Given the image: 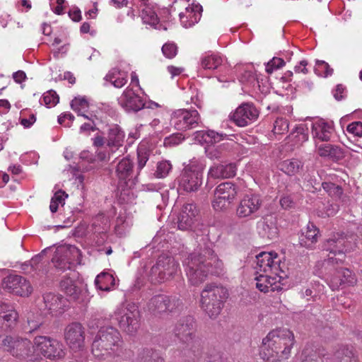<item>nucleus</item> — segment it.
<instances>
[{
  "instance_id": "f257e3e1",
  "label": "nucleus",
  "mask_w": 362,
  "mask_h": 362,
  "mask_svg": "<svg viewBox=\"0 0 362 362\" xmlns=\"http://www.w3.org/2000/svg\"><path fill=\"white\" fill-rule=\"evenodd\" d=\"M183 264L188 280L193 286L204 282L209 274L219 275L223 271V262L209 247L196 250Z\"/></svg>"
},
{
  "instance_id": "f03ea898",
  "label": "nucleus",
  "mask_w": 362,
  "mask_h": 362,
  "mask_svg": "<svg viewBox=\"0 0 362 362\" xmlns=\"http://www.w3.org/2000/svg\"><path fill=\"white\" fill-rule=\"evenodd\" d=\"M122 343L119 332L112 327L100 328L92 344V353L100 358L117 351Z\"/></svg>"
},
{
  "instance_id": "7ed1b4c3",
  "label": "nucleus",
  "mask_w": 362,
  "mask_h": 362,
  "mask_svg": "<svg viewBox=\"0 0 362 362\" xmlns=\"http://www.w3.org/2000/svg\"><path fill=\"white\" fill-rule=\"evenodd\" d=\"M204 168V163L197 159H192L185 165L177 178L178 192L190 193L198 191L202 185Z\"/></svg>"
},
{
  "instance_id": "20e7f679",
  "label": "nucleus",
  "mask_w": 362,
  "mask_h": 362,
  "mask_svg": "<svg viewBox=\"0 0 362 362\" xmlns=\"http://www.w3.org/2000/svg\"><path fill=\"white\" fill-rule=\"evenodd\" d=\"M227 297L226 288L213 284H207L201 293V307L211 318H215L221 313L223 302Z\"/></svg>"
},
{
  "instance_id": "39448f33",
  "label": "nucleus",
  "mask_w": 362,
  "mask_h": 362,
  "mask_svg": "<svg viewBox=\"0 0 362 362\" xmlns=\"http://www.w3.org/2000/svg\"><path fill=\"white\" fill-rule=\"evenodd\" d=\"M34 354L35 360L46 358L57 361L63 358L66 349L63 344L47 336H37L34 338Z\"/></svg>"
},
{
  "instance_id": "423d86ee",
  "label": "nucleus",
  "mask_w": 362,
  "mask_h": 362,
  "mask_svg": "<svg viewBox=\"0 0 362 362\" xmlns=\"http://www.w3.org/2000/svg\"><path fill=\"white\" fill-rule=\"evenodd\" d=\"M295 342L293 334L286 328H278L270 331L263 338L260 351L276 349L279 344L283 343L284 348L280 351L281 356L289 357Z\"/></svg>"
},
{
  "instance_id": "0eeeda50",
  "label": "nucleus",
  "mask_w": 362,
  "mask_h": 362,
  "mask_svg": "<svg viewBox=\"0 0 362 362\" xmlns=\"http://www.w3.org/2000/svg\"><path fill=\"white\" fill-rule=\"evenodd\" d=\"M112 318L124 332L134 334L139 328V311L134 303H122L117 307Z\"/></svg>"
},
{
  "instance_id": "6e6552de",
  "label": "nucleus",
  "mask_w": 362,
  "mask_h": 362,
  "mask_svg": "<svg viewBox=\"0 0 362 362\" xmlns=\"http://www.w3.org/2000/svg\"><path fill=\"white\" fill-rule=\"evenodd\" d=\"M323 247L329 253L328 262L337 264L344 261L346 254L354 249V245L337 232L331 234Z\"/></svg>"
},
{
  "instance_id": "1a4fd4ad",
  "label": "nucleus",
  "mask_w": 362,
  "mask_h": 362,
  "mask_svg": "<svg viewBox=\"0 0 362 362\" xmlns=\"http://www.w3.org/2000/svg\"><path fill=\"white\" fill-rule=\"evenodd\" d=\"M81 253L78 248L71 245H61L55 247L52 262L61 270L70 269L71 265L81 264Z\"/></svg>"
},
{
  "instance_id": "9d476101",
  "label": "nucleus",
  "mask_w": 362,
  "mask_h": 362,
  "mask_svg": "<svg viewBox=\"0 0 362 362\" xmlns=\"http://www.w3.org/2000/svg\"><path fill=\"white\" fill-rule=\"evenodd\" d=\"M257 273H270L277 274L283 270L288 274V268L285 262H281V258L275 252H262L256 256Z\"/></svg>"
},
{
  "instance_id": "9b49d317",
  "label": "nucleus",
  "mask_w": 362,
  "mask_h": 362,
  "mask_svg": "<svg viewBox=\"0 0 362 362\" xmlns=\"http://www.w3.org/2000/svg\"><path fill=\"white\" fill-rule=\"evenodd\" d=\"M2 344L13 356L35 361L34 341L18 337L7 336L2 340Z\"/></svg>"
},
{
  "instance_id": "f8f14e48",
  "label": "nucleus",
  "mask_w": 362,
  "mask_h": 362,
  "mask_svg": "<svg viewBox=\"0 0 362 362\" xmlns=\"http://www.w3.org/2000/svg\"><path fill=\"white\" fill-rule=\"evenodd\" d=\"M171 124L180 131L194 129L201 123V118L196 110L179 109L171 115Z\"/></svg>"
},
{
  "instance_id": "ddd939ff",
  "label": "nucleus",
  "mask_w": 362,
  "mask_h": 362,
  "mask_svg": "<svg viewBox=\"0 0 362 362\" xmlns=\"http://www.w3.org/2000/svg\"><path fill=\"white\" fill-rule=\"evenodd\" d=\"M288 277V274H286L283 270L277 274L270 273L259 274L255 277L256 287L264 293L280 291L283 289L284 286L287 284Z\"/></svg>"
},
{
  "instance_id": "4468645a",
  "label": "nucleus",
  "mask_w": 362,
  "mask_h": 362,
  "mask_svg": "<svg viewBox=\"0 0 362 362\" xmlns=\"http://www.w3.org/2000/svg\"><path fill=\"white\" fill-rule=\"evenodd\" d=\"M179 264L174 258L160 255L157 263L151 269L152 274L157 276L158 282L171 279L178 272Z\"/></svg>"
},
{
  "instance_id": "2eb2a0df",
  "label": "nucleus",
  "mask_w": 362,
  "mask_h": 362,
  "mask_svg": "<svg viewBox=\"0 0 362 362\" xmlns=\"http://www.w3.org/2000/svg\"><path fill=\"white\" fill-rule=\"evenodd\" d=\"M171 223L177 226H192L199 219V210L194 204L189 203L182 206L180 212L174 211L169 216Z\"/></svg>"
},
{
  "instance_id": "dca6fc26",
  "label": "nucleus",
  "mask_w": 362,
  "mask_h": 362,
  "mask_svg": "<svg viewBox=\"0 0 362 362\" xmlns=\"http://www.w3.org/2000/svg\"><path fill=\"white\" fill-rule=\"evenodd\" d=\"M64 339L71 350L74 351L81 350L84 346V327L79 322L68 325L64 329Z\"/></svg>"
},
{
  "instance_id": "f3484780",
  "label": "nucleus",
  "mask_w": 362,
  "mask_h": 362,
  "mask_svg": "<svg viewBox=\"0 0 362 362\" xmlns=\"http://www.w3.org/2000/svg\"><path fill=\"white\" fill-rule=\"evenodd\" d=\"M83 283L78 279V274L74 271L69 272L63 276L60 287L71 300H77L81 293Z\"/></svg>"
},
{
  "instance_id": "a211bd4d",
  "label": "nucleus",
  "mask_w": 362,
  "mask_h": 362,
  "mask_svg": "<svg viewBox=\"0 0 362 362\" xmlns=\"http://www.w3.org/2000/svg\"><path fill=\"white\" fill-rule=\"evenodd\" d=\"M332 290H337L342 285L353 286L356 283L355 275L348 269L340 268L334 270L326 279Z\"/></svg>"
},
{
  "instance_id": "6ab92c4d",
  "label": "nucleus",
  "mask_w": 362,
  "mask_h": 362,
  "mask_svg": "<svg viewBox=\"0 0 362 362\" xmlns=\"http://www.w3.org/2000/svg\"><path fill=\"white\" fill-rule=\"evenodd\" d=\"M259 111L251 103H243L235 110L232 116L233 122L239 127H245L255 122Z\"/></svg>"
},
{
  "instance_id": "aec40b11",
  "label": "nucleus",
  "mask_w": 362,
  "mask_h": 362,
  "mask_svg": "<svg viewBox=\"0 0 362 362\" xmlns=\"http://www.w3.org/2000/svg\"><path fill=\"white\" fill-rule=\"evenodd\" d=\"M3 284L6 289L20 296H28L33 291L29 281L21 276L11 274L4 279Z\"/></svg>"
},
{
  "instance_id": "412c9836",
  "label": "nucleus",
  "mask_w": 362,
  "mask_h": 362,
  "mask_svg": "<svg viewBox=\"0 0 362 362\" xmlns=\"http://www.w3.org/2000/svg\"><path fill=\"white\" fill-rule=\"evenodd\" d=\"M133 174V162L124 158L116 165L115 175L118 179V185L124 190L125 188L131 187L133 181L132 180Z\"/></svg>"
},
{
  "instance_id": "4be33fe9",
  "label": "nucleus",
  "mask_w": 362,
  "mask_h": 362,
  "mask_svg": "<svg viewBox=\"0 0 362 362\" xmlns=\"http://www.w3.org/2000/svg\"><path fill=\"white\" fill-rule=\"evenodd\" d=\"M118 103L127 112H138L145 107L144 100L129 87L118 98Z\"/></svg>"
},
{
  "instance_id": "5701e85b",
  "label": "nucleus",
  "mask_w": 362,
  "mask_h": 362,
  "mask_svg": "<svg viewBox=\"0 0 362 362\" xmlns=\"http://www.w3.org/2000/svg\"><path fill=\"white\" fill-rule=\"evenodd\" d=\"M261 204L262 200L259 195L246 194L241 199L237 208V214L239 217L249 216L257 211Z\"/></svg>"
},
{
  "instance_id": "b1692460",
  "label": "nucleus",
  "mask_w": 362,
  "mask_h": 362,
  "mask_svg": "<svg viewBox=\"0 0 362 362\" xmlns=\"http://www.w3.org/2000/svg\"><path fill=\"white\" fill-rule=\"evenodd\" d=\"M125 134L117 124L110 125L105 136L106 144L112 151L123 146Z\"/></svg>"
},
{
  "instance_id": "393cba45",
  "label": "nucleus",
  "mask_w": 362,
  "mask_h": 362,
  "mask_svg": "<svg viewBox=\"0 0 362 362\" xmlns=\"http://www.w3.org/2000/svg\"><path fill=\"white\" fill-rule=\"evenodd\" d=\"M333 125L323 119H318L312 124V134L314 139L322 141H327L330 139L333 133Z\"/></svg>"
},
{
  "instance_id": "a878e982",
  "label": "nucleus",
  "mask_w": 362,
  "mask_h": 362,
  "mask_svg": "<svg viewBox=\"0 0 362 362\" xmlns=\"http://www.w3.org/2000/svg\"><path fill=\"white\" fill-rule=\"evenodd\" d=\"M194 324L191 317L180 320L175 328V335L185 343H189L193 339Z\"/></svg>"
},
{
  "instance_id": "bb28decb",
  "label": "nucleus",
  "mask_w": 362,
  "mask_h": 362,
  "mask_svg": "<svg viewBox=\"0 0 362 362\" xmlns=\"http://www.w3.org/2000/svg\"><path fill=\"white\" fill-rule=\"evenodd\" d=\"M223 62V59L220 54L209 51L202 54L199 64L204 70L213 71L218 69Z\"/></svg>"
},
{
  "instance_id": "cd10ccee",
  "label": "nucleus",
  "mask_w": 362,
  "mask_h": 362,
  "mask_svg": "<svg viewBox=\"0 0 362 362\" xmlns=\"http://www.w3.org/2000/svg\"><path fill=\"white\" fill-rule=\"evenodd\" d=\"M44 303L45 307L52 315L62 313L64 308L67 306L66 300L60 295L54 293H47L44 296Z\"/></svg>"
},
{
  "instance_id": "c85d7f7f",
  "label": "nucleus",
  "mask_w": 362,
  "mask_h": 362,
  "mask_svg": "<svg viewBox=\"0 0 362 362\" xmlns=\"http://www.w3.org/2000/svg\"><path fill=\"white\" fill-rule=\"evenodd\" d=\"M319 228H302L299 235V243L306 248H313L320 237Z\"/></svg>"
},
{
  "instance_id": "c756f323",
  "label": "nucleus",
  "mask_w": 362,
  "mask_h": 362,
  "mask_svg": "<svg viewBox=\"0 0 362 362\" xmlns=\"http://www.w3.org/2000/svg\"><path fill=\"white\" fill-rule=\"evenodd\" d=\"M236 170L234 163L216 165L210 168L209 176L213 178H229L235 175Z\"/></svg>"
},
{
  "instance_id": "7c9ffc66",
  "label": "nucleus",
  "mask_w": 362,
  "mask_h": 362,
  "mask_svg": "<svg viewBox=\"0 0 362 362\" xmlns=\"http://www.w3.org/2000/svg\"><path fill=\"white\" fill-rule=\"evenodd\" d=\"M188 15L180 14V20L185 27L192 26L197 23L201 18L202 7L199 4L192 5V7L186 8Z\"/></svg>"
},
{
  "instance_id": "2f4dec72",
  "label": "nucleus",
  "mask_w": 362,
  "mask_h": 362,
  "mask_svg": "<svg viewBox=\"0 0 362 362\" xmlns=\"http://www.w3.org/2000/svg\"><path fill=\"white\" fill-rule=\"evenodd\" d=\"M136 3L141 2V18L144 23L156 25L158 23V18L153 8L148 5V0H135Z\"/></svg>"
},
{
  "instance_id": "473e14b6",
  "label": "nucleus",
  "mask_w": 362,
  "mask_h": 362,
  "mask_svg": "<svg viewBox=\"0 0 362 362\" xmlns=\"http://www.w3.org/2000/svg\"><path fill=\"white\" fill-rule=\"evenodd\" d=\"M115 279L112 274L103 272L98 274L95 279V284L98 290L109 291L115 286Z\"/></svg>"
},
{
  "instance_id": "72a5a7b5",
  "label": "nucleus",
  "mask_w": 362,
  "mask_h": 362,
  "mask_svg": "<svg viewBox=\"0 0 362 362\" xmlns=\"http://www.w3.org/2000/svg\"><path fill=\"white\" fill-rule=\"evenodd\" d=\"M214 195L221 197L222 199L233 202L237 195V187L232 182H223L216 187Z\"/></svg>"
},
{
  "instance_id": "f704fd0d",
  "label": "nucleus",
  "mask_w": 362,
  "mask_h": 362,
  "mask_svg": "<svg viewBox=\"0 0 362 362\" xmlns=\"http://www.w3.org/2000/svg\"><path fill=\"white\" fill-rule=\"evenodd\" d=\"M303 168V163L297 158L285 160L279 164V170L289 176L296 175Z\"/></svg>"
},
{
  "instance_id": "c9c22d12",
  "label": "nucleus",
  "mask_w": 362,
  "mask_h": 362,
  "mask_svg": "<svg viewBox=\"0 0 362 362\" xmlns=\"http://www.w3.org/2000/svg\"><path fill=\"white\" fill-rule=\"evenodd\" d=\"M17 318L18 313L12 306L0 302V326L6 323V325L9 327Z\"/></svg>"
},
{
  "instance_id": "e433bc0d",
  "label": "nucleus",
  "mask_w": 362,
  "mask_h": 362,
  "mask_svg": "<svg viewBox=\"0 0 362 362\" xmlns=\"http://www.w3.org/2000/svg\"><path fill=\"white\" fill-rule=\"evenodd\" d=\"M128 74L117 68L111 69L106 75L105 79L109 81L115 87L122 88L127 82Z\"/></svg>"
},
{
  "instance_id": "4c0bfd02",
  "label": "nucleus",
  "mask_w": 362,
  "mask_h": 362,
  "mask_svg": "<svg viewBox=\"0 0 362 362\" xmlns=\"http://www.w3.org/2000/svg\"><path fill=\"white\" fill-rule=\"evenodd\" d=\"M167 302L168 296L163 294L155 296L148 303V310L154 314L165 313Z\"/></svg>"
},
{
  "instance_id": "58836bf2",
  "label": "nucleus",
  "mask_w": 362,
  "mask_h": 362,
  "mask_svg": "<svg viewBox=\"0 0 362 362\" xmlns=\"http://www.w3.org/2000/svg\"><path fill=\"white\" fill-rule=\"evenodd\" d=\"M52 249V247L45 248L40 254L33 257L29 262L23 263L21 269L25 274H31L33 272L37 271L39 269L38 264L41 262L42 256Z\"/></svg>"
},
{
  "instance_id": "ea45409f",
  "label": "nucleus",
  "mask_w": 362,
  "mask_h": 362,
  "mask_svg": "<svg viewBox=\"0 0 362 362\" xmlns=\"http://www.w3.org/2000/svg\"><path fill=\"white\" fill-rule=\"evenodd\" d=\"M284 348V344L283 343L279 344L276 349H268L264 351H260V356L266 362H278L287 359L289 357H283L279 354L280 351L283 350Z\"/></svg>"
},
{
  "instance_id": "a19ab883",
  "label": "nucleus",
  "mask_w": 362,
  "mask_h": 362,
  "mask_svg": "<svg viewBox=\"0 0 362 362\" xmlns=\"http://www.w3.org/2000/svg\"><path fill=\"white\" fill-rule=\"evenodd\" d=\"M302 362H328V357L324 353L310 348H305L302 353Z\"/></svg>"
},
{
  "instance_id": "79ce46f5",
  "label": "nucleus",
  "mask_w": 362,
  "mask_h": 362,
  "mask_svg": "<svg viewBox=\"0 0 362 362\" xmlns=\"http://www.w3.org/2000/svg\"><path fill=\"white\" fill-rule=\"evenodd\" d=\"M71 107L78 115L89 119V117L85 115V112L88 111L89 107V103L85 97H76L71 100Z\"/></svg>"
},
{
  "instance_id": "37998d69",
  "label": "nucleus",
  "mask_w": 362,
  "mask_h": 362,
  "mask_svg": "<svg viewBox=\"0 0 362 362\" xmlns=\"http://www.w3.org/2000/svg\"><path fill=\"white\" fill-rule=\"evenodd\" d=\"M201 136L203 141L207 144H214L226 139L227 134H220L213 130H209L205 132H197V137Z\"/></svg>"
},
{
  "instance_id": "c03bdc74",
  "label": "nucleus",
  "mask_w": 362,
  "mask_h": 362,
  "mask_svg": "<svg viewBox=\"0 0 362 362\" xmlns=\"http://www.w3.org/2000/svg\"><path fill=\"white\" fill-rule=\"evenodd\" d=\"M334 362H357L352 348H342L338 350L334 358Z\"/></svg>"
},
{
  "instance_id": "a18cd8bd",
  "label": "nucleus",
  "mask_w": 362,
  "mask_h": 362,
  "mask_svg": "<svg viewBox=\"0 0 362 362\" xmlns=\"http://www.w3.org/2000/svg\"><path fill=\"white\" fill-rule=\"evenodd\" d=\"M168 303H166L167 314L176 313L182 309L183 305L181 300L177 296H168Z\"/></svg>"
},
{
  "instance_id": "49530a36",
  "label": "nucleus",
  "mask_w": 362,
  "mask_h": 362,
  "mask_svg": "<svg viewBox=\"0 0 362 362\" xmlns=\"http://www.w3.org/2000/svg\"><path fill=\"white\" fill-rule=\"evenodd\" d=\"M324 190L328 193V194L334 199H339L341 197L343 190L342 188L332 182H323L322 184Z\"/></svg>"
},
{
  "instance_id": "de8ad7c7",
  "label": "nucleus",
  "mask_w": 362,
  "mask_h": 362,
  "mask_svg": "<svg viewBox=\"0 0 362 362\" xmlns=\"http://www.w3.org/2000/svg\"><path fill=\"white\" fill-rule=\"evenodd\" d=\"M140 361L141 362H164V359L151 349L144 350L140 354Z\"/></svg>"
},
{
  "instance_id": "09e8293b",
  "label": "nucleus",
  "mask_w": 362,
  "mask_h": 362,
  "mask_svg": "<svg viewBox=\"0 0 362 362\" xmlns=\"http://www.w3.org/2000/svg\"><path fill=\"white\" fill-rule=\"evenodd\" d=\"M315 73L321 76L327 77L333 73V69L325 61H317L315 67Z\"/></svg>"
},
{
  "instance_id": "8fccbe9b",
  "label": "nucleus",
  "mask_w": 362,
  "mask_h": 362,
  "mask_svg": "<svg viewBox=\"0 0 362 362\" xmlns=\"http://www.w3.org/2000/svg\"><path fill=\"white\" fill-rule=\"evenodd\" d=\"M227 151V146L225 144L216 147H209L206 150L207 156L211 159H219L223 157L224 153Z\"/></svg>"
},
{
  "instance_id": "3c124183",
  "label": "nucleus",
  "mask_w": 362,
  "mask_h": 362,
  "mask_svg": "<svg viewBox=\"0 0 362 362\" xmlns=\"http://www.w3.org/2000/svg\"><path fill=\"white\" fill-rule=\"evenodd\" d=\"M172 170V165L168 160H162L157 164L156 175L157 177H165Z\"/></svg>"
},
{
  "instance_id": "603ef678",
  "label": "nucleus",
  "mask_w": 362,
  "mask_h": 362,
  "mask_svg": "<svg viewBox=\"0 0 362 362\" xmlns=\"http://www.w3.org/2000/svg\"><path fill=\"white\" fill-rule=\"evenodd\" d=\"M285 65V62L283 59L279 57H273L270 61L266 64V71L268 74L273 73Z\"/></svg>"
},
{
  "instance_id": "864d4df0",
  "label": "nucleus",
  "mask_w": 362,
  "mask_h": 362,
  "mask_svg": "<svg viewBox=\"0 0 362 362\" xmlns=\"http://www.w3.org/2000/svg\"><path fill=\"white\" fill-rule=\"evenodd\" d=\"M346 132L355 137H362V122L357 121L349 124Z\"/></svg>"
},
{
  "instance_id": "5fc2aeb1",
  "label": "nucleus",
  "mask_w": 362,
  "mask_h": 362,
  "mask_svg": "<svg viewBox=\"0 0 362 362\" xmlns=\"http://www.w3.org/2000/svg\"><path fill=\"white\" fill-rule=\"evenodd\" d=\"M137 168L140 170L145 166L146 162L148 160L149 154L148 152L142 146H140L137 150Z\"/></svg>"
},
{
  "instance_id": "6e6d98bb",
  "label": "nucleus",
  "mask_w": 362,
  "mask_h": 362,
  "mask_svg": "<svg viewBox=\"0 0 362 362\" xmlns=\"http://www.w3.org/2000/svg\"><path fill=\"white\" fill-rule=\"evenodd\" d=\"M42 100L46 105L54 106L59 100V98L55 91L50 90L43 95Z\"/></svg>"
},
{
  "instance_id": "4d7b16f0",
  "label": "nucleus",
  "mask_w": 362,
  "mask_h": 362,
  "mask_svg": "<svg viewBox=\"0 0 362 362\" xmlns=\"http://www.w3.org/2000/svg\"><path fill=\"white\" fill-rule=\"evenodd\" d=\"M233 202L228 199H222L221 197L214 195V199L212 202L213 208L216 211H221L227 209Z\"/></svg>"
},
{
  "instance_id": "13d9d810",
  "label": "nucleus",
  "mask_w": 362,
  "mask_h": 362,
  "mask_svg": "<svg viewBox=\"0 0 362 362\" xmlns=\"http://www.w3.org/2000/svg\"><path fill=\"white\" fill-rule=\"evenodd\" d=\"M183 140L184 137L181 134H173L165 138L163 144L165 146L171 147L180 144Z\"/></svg>"
},
{
  "instance_id": "bf43d9fd",
  "label": "nucleus",
  "mask_w": 362,
  "mask_h": 362,
  "mask_svg": "<svg viewBox=\"0 0 362 362\" xmlns=\"http://www.w3.org/2000/svg\"><path fill=\"white\" fill-rule=\"evenodd\" d=\"M292 136L294 137L296 145H301L308 139V135L303 127L297 128Z\"/></svg>"
},
{
  "instance_id": "052dcab7",
  "label": "nucleus",
  "mask_w": 362,
  "mask_h": 362,
  "mask_svg": "<svg viewBox=\"0 0 362 362\" xmlns=\"http://www.w3.org/2000/svg\"><path fill=\"white\" fill-rule=\"evenodd\" d=\"M162 52L167 58L172 59L175 57L177 52V47L174 43H165L162 47Z\"/></svg>"
},
{
  "instance_id": "680f3d73",
  "label": "nucleus",
  "mask_w": 362,
  "mask_h": 362,
  "mask_svg": "<svg viewBox=\"0 0 362 362\" xmlns=\"http://www.w3.org/2000/svg\"><path fill=\"white\" fill-rule=\"evenodd\" d=\"M344 157V153L342 148L337 146H331L329 158L337 161L341 160Z\"/></svg>"
},
{
  "instance_id": "e2e57ef3",
  "label": "nucleus",
  "mask_w": 362,
  "mask_h": 362,
  "mask_svg": "<svg viewBox=\"0 0 362 362\" xmlns=\"http://www.w3.org/2000/svg\"><path fill=\"white\" fill-rule=\"evenodd\" d=\"M288 128L286 120L279 119L275 121L274 127V132L275 134H281V131H286Z\"/></svg>"
},
{
  "instance_id": "0e129e2a",
  "label": "nucleus",
  "mask_w": 362,
  "mask_h": 362,
  "mask_svg": "<svg viewBox=\"0 0 362 362\" xmlns=\"http://www.w3.org/2000/svg\"><path fill=\"white\" fill-rule=\"evenodd\" d=\"M346 89L345 87L339 84L336 86V88L332 90L333 96L337 100H341L345 97Z\"/></svg>"
},
{
  "instance_id": "69168bd1",
  "label": "nucleus",
  "mask_w": 362,
  "mask_h": 362,
  "mask_svg": "<svg viewBox=\"0 0 362 362\" xmlns=\"http://www.w3.org/2000/svg\"><path fill=\"white\" fill-rule=\"evenodd\" d=\"M280 204L284 209H291L294 206L295 202L291 196H284L280 199Z\"/></svg>"
},
{
  "instance_id": "338daca9",
  "label": "nucleus",
  "mask_w": 362,
  "mask_h": 362,
  "mask_svg": "<svg viewBox=\"0 0 362 362\" xmlns=\"http://www.w3.org/2000/svg\"><path fill=\"white\" fill-rule=\"evenodd\" d=\"M330 144H321L319 146H317V152L318 155L321 157H328L330 155V148H331Z\"/></svg>"
},
{
  "instance_id": "774afa93",
  "label": "nucleus",
  "mask_w": 362,
  "mask_h": 362,
  "mask_svg": "<svg viewBox=\"0 0 362 362\" xmlns=\"http://www.w3.org/2000/svg\"><path fill=\"white\" fill-rule=\"evenodd\" d=\"M28 323L30 327V330L29 332H32L36 329H37L42 323V320L41 317H37L36 320H33L30 316L28 318Z\"/></svg>"
}]
</instances>
